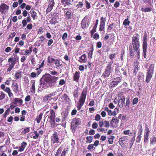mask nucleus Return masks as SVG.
Returning <instances> with one entry per match:
<instances>
[{"label":"nucleus","instance_id":"3","mask_svg":"<svg viewBox=\"0 0 156 156\" xmlns=\"http://www.w3.org/2000/svg\"><path fill=\"white\" fill-rule=\"evenodd\" d=\"M113 63V61L110 62L106 67L105 71L103 74V76L104 78L109 77L112 72V65Z\"/></svg>","mask_w":156,"mask_h":156},{"label":"nucleus","instance_id":"52","mask_svg":"<svg viewBox=\"0 0 156 156\" xmlns=\"http://www.w3.org/2000/svg\"><path fill=\"white\" fill-rule=\"evenodd\" d=\"M106 21V20L105 18L103 17H101V19L100 23L105 24Z\"/></svg>","mask_w":156,"mask_h":156},{"label":"nucleus","instance_id":"36","mask_svg":"<svg viewBox=\"0 0 156 156\" xmlns=\"http://www.w3.org/2000/svg\"><path fill=\"white\" fill-rule=\"evenodd\" d=\"M86 24L85 21L84 20H83L81 22V27L83 29L86 27Z\"/></svg>","mask_w":156,"mask_h":156},{"label":"nucleus","instance_id":"38","mask_svg":"<svg viewBox=\"0 0 156 156\" xmlns=\"http://www.w3.org/2000/svg\"><path fill=\"white\" fill-rule=\"evenodd\" d=\"M56 59H54V58L50 57L49 56L48 57V60L49 61V62L53 63H54Z\"/></svg>","mask_w":156,"mask_h":156},{"label":"nucleus","instance_id":"62","mask_svg":"<svg viewBox=\"0 0 156 156\" xmlns=\"http://www.w3.org/2000/svg\"><path fill=\"white\" fill-rule=\"evenodd\" d=\"M93 37L95 39H97L99 38V35L97 34H95L94 36Z\"/></svg>","mask_w":156,"mask_h":156},{"label":"nucleus","instance_id":"1","mask_svg":"<svg viewBox=\"0 0 156 156\" xmlns=\"http://www.w3.org/2000/svg\"><path fill=\"white\" fill-rule=\"evenodd\" d=\"M154 65L153 64H151L149 67L146 75V81L147 83H148L149 81H150L152 76L153 73L154 71Z\"/></svg>","mask_w":156,"mask_h":156},{"label":"nucleus","instance_id":"26","mask_svg":"<svg viewBox=\"0 0 156 156\" xmlns=\"http://www.w3.org/2000/svg\"><path fill=\"white\" fill-rule=\"evenodd\" d=\"M31 89V92L33 93H34L35 92V87L34 82L32 83Z\"/></svg>","mask_w":156,"mask_h":156},{"label":"nucleus","instance_id":"42","mask_svg":"<svg viewBox=\"0 0 156 156\" xmlns=\"http://www.w3.org/2000/svg\"><path fill=\"white\" fill-rule=\"evenodd\" d=\"M29 131V128H27L26 129H24L22 133H23V134H24L27 133H28Z\"/></svg>","mask_w":156,"mask_h":156},{"label":"nucleus","instance_id":"16","mask_svg":"<svg viewBox=\"0 0 156 156\" xmlns=\"http://www.w3.org/2000/svg\"><path fill=\"white\" fill-rule=\"evenodd\" d=\"M14 101L15 104H18V105H21L22 104L23 101L20 98H16L14 99Z\"/></svg>","mask_w":156,"mask_h":156},{"label":"nucleus","instance_id":"24","mask_svg":"<svg viewBox=\"0 0 156 156\" xmlns=\"http://www.w3.org/2000/svg\"><path fill=\"white\" fill-rule=\"evenodd\" d=\"M42 116V113H41L39 115L37 116L36 118V120L37 122L38 123H39L40 121L41 120Z\"/></svg>","mask_w":156,"mask_h":156},{"label":"nucleus","instance_id":"18","mask_svg":"<svg viewBox=\"0 0 156 156\" xmlns=\"http://www.w3.org/2000/svg\"><path fill=\"white\" fill-rule=\"evenodd\" d=\"M114 80H114L111 83L112 84L114 85H117L121 80L119 77H118L117 79L114 78Z\"/></svg>","mask_w":156,"mask_h":156},{"label":"nucleus","instance_id":"23","mask_svg":"<svg viewBox=\"0 0 156 156\" xmlns=\"http://www.w3.org/2000/svg\"><path fill=\"white\" fill-rule=\"evenodd\" d=\"M51 95H47L44 96L43 98V101L44 102L47 101L48 100L50 99Z\"/></svg>","mask_w":156,"mask_h":156},{"label":"nucleus","instance_id":"6","mask_svg":"<svg viewBox=\"0 0 156 156\" xmlns=\"http://www.w3.org/2000/svg\"><path fill=\"white\" fill-rule=\"evenodd\" d=\"M147 36L144 35L143 38V55L144 58H146V55L147 52Z\"/></svg>","mask_w":156,"mask_h":156},{"label":"nucleus","instance_id":"37","mask_svg":"<svg viewBox=\"0 0 156 156\" xmlns=\"http://www.w3.org/2000/svg\"><path fill=\"white\" fill-rule=\"evenodd\" d=\"M149 135L144 134V141L145 142H147L148 141Z\"/></svg>","mask_w":156,"mask_h":156},{"label":"nucleus","instance_id":"5","mask_svg":"<svg viewBox=\"0 0 156 156\" xmlns=\"http://www.w3.org/2000/svg\"><path fill=\"white\" fill-rule=\"evenodd\" d=\"M80 119L79 118H74L71 124L72 129L73 131H74L77 126L80 124Z\"/></svg>","mask_w":156,"mask_h":156},{"label":"nucleus","instance_id":"61","mask_svg":"<svg viewBox=\"0 0 156 156\" xmlns=\"http://www.w3.org/2000/svg\"><path fill=\"white\" fill-rule=\"evenodd\" d=\"M83 4L81 2H79V4L77 5V7L78 8H81L83 6Z\"/></svg>","mask_w":156,"mask_h":156},{"label":"nucleus","instance_id":"32","mask_svg":"<svg viewBox=\"0 0 156 156\" xmlns=\"http://www.w3.org/2000/svg\"><path fill=\"white\" fill-rule=\"evenodd\" d=\"M62 150L61 147L59 148L57 151L56 154H55V156H58V154H59Z\"/></svg>","mask_w":156,"mask_h":156},{"label":"nucleus","instance_id":"49","mask_svg":"<svg viewBox=\"0 0 156 156\" xmlns=\"http://www.w3.org/2000/svg\"><path fill=\"white\" fill-rule=\"evenodd\" d=\"M113 26V23L109 25L108 26V28H107V30L110 31L112 29Z\"/></svg>","mask_w":156,"mask_h":156},{"label":"nucleus","instance_id":"13","mask_svg":"<svg viewBox=\"0 0 156 156\" xmlns=\"http://www.w3.org/2000/svg\"><path fill=\"white\" fill-rule=\"evenodd\" d=\"M87 61V55L85 54L82 55L79 58L78 61L80 62H85Z\"/></svg>","mask_w":156,"mask_h":156},{"label":"nucleus","instance_id":"30","mask_svg":"<svg viewBox=\"0 0 156 156\" xmlns=\"http://www.w3.org/2000/svg\"><path fill=\"white\" fill-rule=\"evenodd\" d=\"M32 17L34 19L36 16V13L35 12L33 11L30 12Z\"/></svg>","mask_w":156,"mask_h":156},{"label":"nucleus","instance_id":"41","mask_svg":"<svg viewBox=\"0 0 156 156\" xmlns=\"http://www.w3.org/2000/svg\"><path fill=\"white\" fill-rule=\"evenodd\" d=\"M115 55V53L111 54L109 55V57L112 60L114 58Z\"/></svg>","mask_w":156,"mask_h":156},{"label":"nucleus","instance_id":"27","mask_svg":"<svg viewBox=\"0 0 156 156\" xmlns=\"http://www.w3.org/2000/svg\"><path fill=\"white\" fill-rule=\"evenodd\" d=\"M123 133L124 134L128 135L129 136H130L132 134V133L129 130L124 131L123 132Z\"/></svg>","mask_w":156,"mask_h":156},{"label":"nucleus","instance_id":"58","mask_svg":"<svg viewBox=\"0 0 156 156\" xmlns=\"http://www.w3.org/2000/svg\"><path fill=\"white\" fill-rule=\"evenodd\" d=\"M138 98H134L133 101V105L137 103Z\"/></svg>","mask_w":156,"mask_h":156},{"label":"nucleus","instance_id":"34","mask_svg":"<svg viewBox=\"0 0 156 156\" xmlns=\"http://www.w3.org/2000/svg\"><path fill=\"white\" fill-rule=\"evenodd\" d=\"M66 15L67 16V17L68 19H69L71 18V13L70 12L67 11L66 13Z\"/></svg>","mask_w":156,"mask_h":156},{"label":"nucleus","instance_id":"56","mask_svg":"<svg viewBox=\"0 0 156 156\" xmlns=\"http://www.w3.org/2000/svg\"><path fill=\"white\" fill-rule=\"evenodd\" d=\"M132 46H129V51L130 52V55H133V50L132 49Z\"/></svg>","mask_w":156,"mask_h":156},{"label":"nucleus","instance_id":"7","mask_svg":"<svg viewBox=\"0 0 156 156\" xmlns=\"http://www.w3.org/2000/svg\"><path fill=\"white\" fill-rule=\"evenodd\" d=\"M51 76L50 74H48L46 75L44 78H41L40 80V84H43L44 85L45 84V82H42V81L44 80L45 82H47V83H51Z\"/></svg>","mask_w":156,"mask_h":156},{"label":"nucleus","instance_id":"14","mask_svg":"<svg viewBox=\"0 0 156 156\" xmlns=\"http://www.w3.org/2000/svg\"><path fill=\"white\" fill-rule=\"evenodd\" d=\"M16 62V60L13 61L12 62H10L9 64V66L7 69V71L10 72L14 66Z\"/></svg>","mask_w":156,"mask_h":156},{"label":"nucleus","instance_id":"15","mask_svg":"<svg viewBox=\"0 0 156 156\" xmlns=\"http://www.w3.org/2000/svg\"><path fill=\"white\" fill-rule=\"evenodd\" d=\"M27 145V143L25 142H23L21 144V146L19 147V150L20 151H22L24 150L25 148Z\"/></svg>","mask_w":156,"mask_h":156},{"label":"nucleus","instance_id":"55","mask_svg":"<svg viewBox=\"0 0 156 156\" xmlns=\"http://www.w3.org/2000/svg\"><path fill=\"white\" fill-rule=\"evenodd\" d=\"M98 125L96 122H94L92 125V127L94 129H96L98 127Z\"/></svg>","mask_w":156,"mask_h":156},{"label":"nucleus","instance_id":"21","mask_svg":"<svg viewBox=\"0 0 156 156\" xmlns=\"http://www.w3.org/2000/svg\"><path fill=\"white\" fill-rule=\"evenodd\" d=\"M18 85L17 83L14 84L13 86V91L16 93L19 90Z\"/></svg>","mask_w":156,"mask_h":156},{"label":"nucleus","instance_id":"2","mask_svg":"<svg viewBox=\"0 0 156 156\" xmlns=\"http://www.w3.org/2000/svg\"><path fill=\"white\" fill-rule=\"evenodd\" d=\"M87 91L85 90H83L81 95L80 99L78 103L77 108L78 110H80L81 107L83 105L86 96Z\"/></svg>","mask_w":156,"mask_h":156},{"label":"nucleus","instance_id":"60","mask_svg":"<svg viewBox=\"0 0 156 156\" xmlns=\"http://www.w3.org/2000/svg\"><path fill=\"white\" fill-rule=\"evenodd\" d=\"M53 42V40L52 39H50L49 40L48 42V46H50L51 45V44H52Z\"/></svg>","mask_w":156,"mask_h":156},{"label":"nucleus","instance_id":"25","mask_svg":"<svg viewBox=\"0 0 156 156\" xmlns=\"http://www.w3.org/2000/svg\"><path fill=\"white\" fill-rule=\"evenodd\" d=\"M151 8L150 7H147L145 8H142V10L144 12H150L151 11Z\"/></svg>","mask_w":156,"mask_h":156},{"label":"nucleus","instance_id":"10","mask_svg":"<svg viewBox=\"0 0 156 156\" xmlns=\"http://www.w3.org/2000/svg\"><path fill=\"white\" fill-rule=\"evenodd\" d=\"M48 3V8L46 11L47 13H48L52 9L53 7L55 4L54 1L53 0H49Z\"/></svg>","mask_w":156,"mask_h":156},{"label":"nucleus","instance_id":"40","mask_svg":"<svg viewBox=\"0 0 156 156\" xmlns=\"http://www.w3.org/2000/svg\"><path fill=\"white\" fill-rule=\"evenodd\" d=\"M130 104L129 100V99L127 100L126 102V109H129Z\"/></svg>","mask_w":156,"mask_h":156},{"label":"nucleus","instance_id":"8","mask_svg":"<svg viewBox=\"0 0 156 156\" xmlns=\"http://www.w3.org/2000/svg\"><path fill=\"white\" fill-rule=\"evenodd\" d=\"M9 8V6L3 3L0 6V12L2 14H5L7 12Z\"/></svg>","mask_w":156,"mask_h":156},{"label":"nucleus","instance_id":"64","mask_svg":"<svg viewBox=\"0 0 156 156\" xmlns=\"http://www.w3.org/2000/svg\"><path fill=\"white\" fill-rule=\"evenodd\" d=\"M22 23L23 27H24L27 25V23L25 20H23L22 22Z\"/></svg>","mask_w":156,"mask_h":156},{"label":"nucleus","instance_id":"11","mask_svg":"<svg viewBox=\"0 0 156 156\" xmlns=\"http://www.w3.org/2000/svg\"><path fill=\"white\" fill-rule=\"evenodd\" d=\"M125 98L123 97L121 98L119 101V105L120 108H122L125 104Z\"/></svg>","mask_w":156,"mask_h":156},{"label":"nucleus","instance_id":"31","mask_svg":"<svg viewBox=\"0 0 156 156\" xmlns=\"http://www.w3.org/2000/svg\"><path fill=\"white\" fill-rule=\"evenodd\" d=\"M62 97H63L64 98H65V100L67 102H69L70 101V99L67 96V94H65L64 95H62Z\"/></svg>","mask_w":156,"mask_h":156},{"label":"nucleus","instance_id":"4","mask_svg":"<svg viewBox=\"0 0 156 156\" xmlns=\"http://www.w3.org/2000/svg\"><path fill=\"white\" fill-rule=\"evenodd\" d=\"M139 35H134L132 38V44L133 45V49H135L137 51L140 46Z\"/></svg>","mask_w":156,"mask_h":156},{"label":"nucleus","instance_id":"35","mask_svg":"<svg viewBox=\"0 0 156 156\" xmlns=\"http://www.w3.org/2000/svg\"><path fill=\"white\" fill-rule=\"evenodd\" d=\"M114 137L113 136H111L109 138L108 142L109 144H112L113 143V139H114Z\"/></svg>","mask_w":156,"mask_h":156},{"label":"nucleus","instance_id":"20","mask_svg":"<svg viewBox=\"0 0 156 156\" xmlns=\"http://www.w3.org/2000/svg\"><path fill=\"white\" fill-rule=\"evenodd\" d=\"M22 76V74L20 72H17L15 74V78L16 79H18L20 78Z\"/></svg>","mask_w":156,"mask_h":156},{"label":"nucleus","instance_id":"54","mask_svg":"<svg viewBox=\"0 0 156 156\" xmlns=\"http://www.w3.org/2000/svg\"><path fill=\"white\" fill-rule=\"evenodd\" d=\"M67 151L68 150H65V149H64V151L62 152L61 156H65Z\"/></svg>","mask_w":156,"mask_h":156},{"label":"nucleus","instance_id":"39","mask_svg":"<svg viewBox=\"0 0 156 156\" xmlns=\"http://www.w3.org/2000/svg\"><path fill=\"white\" fill-rule=\"evenodd\" d=\"M35 136H33L34 139H36L39 136V134L37 133V131H34V132Z\"/></svg>","mask_w":156,"mask_h":156},{"label":"nucleus","instance_id":"43","mask_svg":"<svg viewBox=\"0 0 156 156\" xmlns=\"http://www.w3.org/2000/svg\"><path fill=\"white\" fill-rule=\"evenodd\" d=\"M87 142H88L89 143H90L92 142V137L91 136H87Z\"/></svg>","mask_w":156,"mask_h":156},{"label":"nucleus","instance_id":"9","mask_svg":"<svg viewBox=\"0 0 156 156\" xmlns=\"http://www.w3.org/2000/svg\"><path fill=\"white\" fill-rule=\"evenodd\" d=\"M99 126L100 127L104 126L106 127H108L110 126L109 122L108 121L102 119L99 122Z\"/></svg>","mask_w":156,"mask_h":156},{"label":"nucleus","instance_id":"29","mask_svg":"<svg viewBox=\"0 0 156 156\" xmlns=\"http://www.w3.org/2000/svg\"><path fill=\"white\" fill-rule=\"evenodd\" d=\"M112 122H114L116 125H117L118 123V120L116 118H113L111 120L110 122L112 124Z\"/></svg>","mask_w":156,"mask_h":156},{"label":"nucleus","instance_id":"53","mask_svg":"<svg viewBox=\"0 0 156 156\" xmlns=\"http://www.w3.org/2000/svg\"><path fill=\"white\" fill-rule=\"evenodd\" d=\"M32 51V50H31L30 51V52L29 51V50H26L25 51V53L24 55H29L30 54V52Z\"/></svg>","mask_w":156,"mask_h":156},{"label":"nucleus","instance_id":"59","mask_svg":"<svg viewBox=\"0 0 156 156\" xmlns=\"http://www.w3.org/2000/svg\"><path fill=\"white\" fill-rule=\"evenodd\" d=\"M30 100V95H27L25 98V101H29Z\"/></svg>","mask_w":156,"mask_h":156},{"label":"nucleus","instance_id":"63","mask_svg":"<svg viewBox=\"0 0 156 156\" xmlns=\"http://www.w3.org/2000/svg\"><path fill=\"white\" fill-rule=\"evenodd\" d=\"M37 74L35 73L32 72L30 74V76L32 77H34L36 76Z\"/></svg>","mask_w":156,"mask_h":156},{"label":"nucleus","instance_id":"46","mask_svg":"<svg viewBox=\"0 0 156 156\" xmlns=\"http://www.w3.org/2000/svg\"><path fill=\"white\" fill-rule=\"evenodd\" d=\"M85 2L86 4V6L87 9H89L90 7V5L89 3L87 1H85Z\"/></svg>","mask_w":156,"mask_h":156},{"label":"nucleus","instance_id":"50","mask_svg":"<svg viewBox=\"0 0 156 156\" xmlns=\"http://www.w3.org/2000/svg\"><path fill=\"white\" fill-rule=\"evenodd\" d=\"M101 119V117L99 115L97 114L95 117V120L97 121H98L100 120Z\"/></svg>","mask_w":156,"mask_h":156},{"label":"nucleus","instance_id":"33","mask_svg":"<svg viewBox=\"0 0 156 156\" xmlns=\"http://www.w3.org/2000/svg\"><path fill=\"white\" fill-rule=\"evenodd\" d=\"M58 77H52V78H51V82H52L53 83H55L56 80H58Z\"/></svg>","mask_w":156,"mask_h":156},{"label":"nucleus","instance_id":"51","mask_svg":"<svg viewBox=\"0 0 156 156\" xmlns=\"http://www.w3.org/2000/svg\"><path fill=\"white\" fill-rule=\"evenodd\" d=\"M67 35V34L66 33H64L62 36V39L64 40H66V39Z\"/></svg>","mask_w":156,"mask_h":156},{"label":"nucleus","instance_id":"48","mask_svg":"<svg viewBox=\"0 0 156 156\" xmlns=\"http://www.w3.org/2000/svg\"><path fill=\"white\" fill-rule=\"evenodd\" d=\"M142 132H143V129H142V126H141L140 127V128L139 130L138 131V135H142Z\"/></svg>","mask_w":156,"mask_h":156},{"label":"nucleus","instance_id":"45","mask_svg":"<svg viewBox=\"0 0 156 156\" xmlns=\"http://www.w3.org/2000/svg\"><path fill=\"white\" fill-rule=\"evenodd\" d=\"M151 143L153 144L156 143V135L154 136Z\"/></svg>","mask_w":156,"mask_h":156},{"label":"nucleus","instance_id":"22","mask_svg":"<svg viewBox=\"0 0 156 156\" xmlns=\"http://www.w3.org/2000/svg\"><path fill=\"white\" fill-rule=\"evenodd\" d=\"M54 63L55 64L56 66L57 67H59L61 66V64H60V61L58 59H56Z\"/></svg>","mask_w":156,"mask_h":156},{"label":"nucleus","instance_id":"12","mask_svg":"<svg viewBox=\"0 0 156 156\" xmlns=\"http://www.w3.org/2000/svg\"><path fill=\"white\" fill-rule=\"evenodd\" d=\"M51 140L54 143H58V136L56 133L53 134L51 137Z\"/></svg>","mask_w":156,"mask_h":156},{"label":"nucleus","instance_id":"57","mask_svg":"<svg viewBox=\"0 0 156 156\" xmlns=\"http://www.w3.org/2000/svg\"><path fill=\"white\" fill-rule=\"evenodd\" d=\"M65 82L64 80H61L59 82V84L60 85H62L64 84Z\"/></svg>","mask_w":156,"mask_h":156},{"label":"nucleus","instance_id":"28","mask_svg":"<svg viewBox=\"0 0 156 156\" xmlns=\"http://www.w3.org/2000/svg\"><path fill=\"white\" fill-rule=\"evenodd\" d=\"M128 20V18L125 20L123 23L124 25L125 26H129V25L130 22Z\"/></svg>","mask_w":156,"mask_h":156},{"label":"nucleus","instance_id":"19","mask_svg":"<svg viewBox=\"0 0 156 156\" xmlns=\"http://www.w3.org/2000/svg\"><path fill=\"white\" fill-rule=\"evenodd\" d=\"M5 94L2 91L0 92V101H2L5 98Z\"/></svg>","mask_w":156,"mask_h":156},{"label":"nucleus","instance_id":"17","mask_svg":"<svg viewBox=\"0 0 156 156\" xmlns=\"http://www.w3.org/2000/svg\"><path fill=\"white\" fill-rule=\"evenodd\" d=\"M80 73L79 72H76L74 75L73 80L78 82L80 76Z\"/></svg>","mask_w":156,"mask_h":156},{"label":"nucleus","instance_id":"47","mask_svg":"<svg viewBox=\"0 0 156 156\" xmlns=\"http://www.w3.org/2000/svg\"><path fill=\"white\" fill-rule=\"evenodd\" d=\"M142 138V136L140 135H138L136 139V141L138 143H139Z\"/></svg>","mask_w":156,"mask_h":156},{"label":"nucleus","instance_id":"44","mask_svg":"<svg viewBox=\"0 0 156 156\" xmlns=\"http://www.w3.org/2000/svg\"><path fill=\"white\" fill-rule=\"evenodd\" d=\"M51 114V119H54L55 117V113L53 110H52L50 112Z\"/></svg>","mask_w":156,"mask_h":156}]
</instances>
